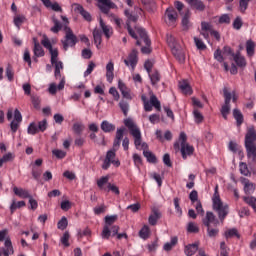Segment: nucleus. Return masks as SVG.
<instances>
[{
    "label": "nucleus",
    "instance_id": "nucleus-1",
    "mask_svg": "<svg viewBox=\"0 0 256 256\" xmlns=\"http://www.w3.org/2000/svg\"><path fill=\"white\" fill-rule=\"evenodd\" d=\"M124 15L127 18L126 29L128 35L136 40L137 47H141V41H143L145 46L141 48V53H143V55H151L153 48L151 47V38H149L147 30L141 26H134V29L131 27V23H137V21H139V15L133 14L130 9H125Z\"/></svg>",
    "mask_w": 256,
    "mask_h": 256
},
{
    "label": "nucleus",
    "instance_id": "nucleus-2",
    "mask_svg": "<svg viewBox=\"0 0 256 256\" xmlns=\"http://www.w3.org/2000/svg\"><path fill=\"white\" fill-rule=\"evenodd\" d=\"M123 135H125V127L118 128L116 131V136L114 138V142H113V149L109 150L106 153V157L102 164V169L104 171H107V169H109V167H111V163L115 167L121 166V161H119V159L115 160V157H117V154H116L117 149H119V147H121V141L123 140Z\"/></svg>",
    "mask_w": 256,
    "mask_h": 256
},
{
    "label": "nucleus",
    "instance_id": "nucleus-3",
    "mask_svg": "<svg viewBox=\"0 0 256 256\" xmlns=\"http://www.w3.org/2000/svg\"><path fill=\"white\" fill-rule=\"evenodd\" d=\"M256 130L255 126H250L247 129L246 135H245V141L244 145L246 147V153L248 159H252L253 163H256Z\"/></svg>",
    "mask_w": 256,
    "mask_h": 256
},
{
    "label": "nucleus",
    "instance_id": "nucleus-4",
    "mask_svg": "<svg viewBox=\"0 0 256 256\" xmlns=\"http://www.w3.org/2000/svg\"><path fill=\"white\" fill-rule=\"evenodd\" d=\"M212 201L213 209L218 213V218L221 221V223H223L225 221V217L229 215V205H223V201H221V196L219 195V186L215 187V192Z\"/></svg>",
    "mask_w": 256,
    "mask_h": 256
},
{
    "label": "nucleus",
    "instance_id": "nucleus-5",
    "mask_svg": "<svg viewBox=\"0 0 256 256\" xmlns=\"http://www.w3.org/2000/svg\"><path fill=\"white\" fill-rule=\"evenodd\" d=\"M223 96H224V105L221 107L220 112L223 119L227 121V115L231 113V99L233 103H237V100L239 99V97L237 96L235 91H233L232 93L229 92L227 87L223 88Z\"/></svg>",
    "mask_w": 256,
    "mask_h": 256
},
{
    "label": "nucleus",
    "instance_id": "nucleus-6",
    "mask_svg": "<svg viewBox=\"0 0 256 256\" xmlns=\"http://www.w3.org/2000/svg\"><path fill=\"white\" fill-rule=\"evenodd\" d=\"M202 223L204 227H207L208 237H217L219 235V228H211V223L214 227L219 225V220L213 212L207 211L206 216L202 219Z\"/></svg>",
    "mask_w": 256,
    "mask_h": 256
},
{
    "label": "nucleus",
    "instance_id": "nucleus-7",
    "mask_svg": "<svg viewBox=\"0 0 256 256\" xmlns=\"http://www.w3.org/2000/svg\"><path fill=\"white\" fill-rule=\"evenodd\" d=\"M65 37L64 40H61L64 51H67L69 47H75L77 43H79V39H77V35L73 33V30L69 26H64Z\"/></svg>",
    "mask_w": 256,
    "mask_h": 256
},
{
    "label": "nucleus",
    "instance_id": "nucleus-8",
    "mask_svg": "<svg viewBox=\"0 0 256 256\" xmlns=\"http://www.w3.org/2000/svg\"><path fill=\"white\" fill-rule=\"evenodd\" d=\"M177 17L179 15L177 14V10L173 7H168L164 14V21L169 27H173L175 23L177 22Z\"/></svg>",
    "mask_w": 256,
    "mask_h": 256
},
{
    "label": "nucleus",
    "instance_id": "nucleus-9",
    "mask_svg": "<svg viewBox=\"0 0 256 256\" xmlns=\"http://www.w3.org/2000/svg\"><path fill=\"white\" fill-rule=\"evenodd\" d=\"M137 55H139V51H137V49H132L131 53L128 55V59L124 60V63L127 67H129V65L131 66V68H135V65H137Z\"/></svg>",
    "mask_w": 256,
    "mask_h": 256
},
{
    "label": "nucleus",
    "instance_id": "nucleus-10",
    "mask_svg": "<svg viewBox=\"0 0 256 256\" xmlns=\"http://www.w3.org/2000/svg\"><path fill=\"white\" fill-rule=\"evenodd\" d=\"M98 3H102L104 6H100V10L104 13V15H108L110 9H115V3L111 2V0H97Z\"/></svg>",
    "mask_w": 256,
    "mask_h": 256
},
{
    "label": "nucleus",
    "instance_id": "nucleus-11",
    "mask_svg": "<svg viewBox=\"0 0 256 256\" xmlns=\"http://www.w3.org/2000/svg\"><path fill=\"white\" fill-rule=\"evenodd\" d=\"M75 11L80 13V15L85 19V21H88V23H91L93 21V18L91 17V13L87 12L85 8H83V5L81 4H75Z\"/></svg>",
    "mask_w": 256,
    "mask_h": 256
},
{
    "label": "nucleus",
    "instance_id": "nucleus-12",
    "mask_svg": "<svg viewBox=\"0 0 256 256\" xmlns=\"http://www.w3.org/2000/svg\"><path fill=\"white\" fill-rule=\"evenodd\" d=\"M161 217H162V214L159 212V209L153 208L148 218L149 225H152V227H155V225H157L158 219H160Z\"/></svg>",
    "mask_w": 256,
    "mask_h": 256
},
{
    "label": "nucleus",
    "instance_id": "nucleus-13",
    "mask_svg": "<svg viewBox=\"0 0 256 256\" xmlns=\"http://www.w3.org/2000/svg\"><path fill=\"white\" fill-rule=\"evenodd\" d=\"M4 245L6 248L1 249L2 255L9 256L15 253V250L13 249V243L11 242V238H6Z\"/></svg>",
    "mask_w": 256,
    "mask_h": 256
},
{
    "label": "nucleus",
    "instance_id": "nucleus-14",
    "mask_svg": "<svg viewBox=\"0 0 256 256\" xmlns=\"http://www.w3.org/2000/svg\"><path fill=\"white\" fill-rule=\"evenodd\" d=\"M179 89L184 93V95H193V88H191L188 80L180 81Z\"/></svg>",
    "mask_w": 256,
    "mask_h": 256
},
{
    "label": "nucleus",
    "instance_id": "nucleus-15",
    "mask_svg": "<svg viewBox=\"0 0 256 256\" xmlns=\"http://www.w3.org/2000/svg\"><path fill=\"white\" fill-rule=\"evenodd\" d=\"M34 48L33 53L36 55V57H45V50L43 49V46L39 43V40L37 38H33Z\"/></svg>",
    "mask_w": 256,
    "mask_h": 256
},
{
    "label": "nucleus",
    "instance_id": "nucleus-16",
    "mask_svg": "<svg viewBox=\"0 0 256 256\" xmlns=\"http://www.w3.org/2000/svg\"><path fill=\"white\" fill-rule=\"evenodd\" d=\"M186 3L191 7V9H196V11H205V4L201 0H185Z\"/></svg>",
    "mask_w": 256,
    "mask_h": 256
},
{
    "label": "nucleus",
    "instance_id": "nucleus-17",
    "mask_svg": "<svg viewBox=\"0 0 256 256\" xmlns=\"http://www.w3.org/2000/svg\"><path fill=\"white\" fill-rule=\"evenodd\" d=\"M199 251V242H195L193 244H188L184 248L185 255L193 256Z\"/></svg>",
    "mask_w": 256,
    "mask_h": 256
},
{
    "label": "nucleus",
    "instance_id": "nucleus-18",
    "mask_svg": "<svg viewBox=\"0 0 256 256\" xmlns=\"http://www.w3.org/2000/svg\"><path fill=\"white\" fill-rule=\"evenodd\" d=\"M189 19H191V10L186 9L181 22L183 31H189V25H190Z\"/></svg>",
    "mask_w": 256,
    "mask_h": 256
},
{
    "label": "nucleus",
    "instance_id": "nucleus-19",
    "mask_svg": "<svg viewBox=\"0 0 256 256\" xmlns=\"http://www.w3.org/2000/svg\"><path fill=\"white\" fill-rule=\"evenodd\" d=\"M14 195H17V197H20L21 199H29L31 197V194H29V191L23 188H18L15 186L13 188Z\"/></svg>",
    "mask_w": 256,
    "mask_h": 256
},
{
    "label": "nucleus",
    "instance_id": "nucleus-20",
    "mask_svg": "<svg viewBox=\"0 0 256 256\" xmlns=\"http://www.w3.org/2000/svg\"><path fill=\"white\" fill-rule=\"evenodd\" d=\"M244 193L246 195H252V193H255V184L246 178H244Z\"/></svg>",
    "mask_w": 256,
    "mask_h": 256
},
{
    "label": "nucleus",
    "instance_id": "nucleus-21",
    "mask_svg": "<svg viewBox=\"0 0 256 256\" xmlns=\"http://www.w3.org/2000/svg\"><path fill=\"white\" fill-rule=\"evenodd\" d=\"M141 3L144 5V9H146V11H149V13H153V11L157 9V4L155 3V0H141Z\"/></svg>",
    "mask_w": 256,
    "mask_h": 256
},
{
    "label": "nucleus",
    "instance_id": "nucleus-22",
    "mask_svg": "<svg viewBox=\"0 0 256 256\" xmlns=\"http://www.w3.org/2000/svg\"><path fill=\"white\" fill-rule=\"evenodd\" d=\"M232 113L234 119L236 120L237 127H241V125H243V121H245V119L243 118V113H241V110L237 108H235Z\"/></svg>",
    "mask_w": 256,
    "mask_h": 256
},
{
    "label": "nucleus",
    "instance_id": "nucleus-23",
    "mask_svg": "<svg viewBox=\"0 0 256 256\" xmlns=\"http://www.w3.org/2000/svg\"><path fill=\"white\" fill-rule=\"evenodd\" d=\"M233 59L238 67H247V60H245V57L241 56V52L238 51Z\"/></svg>",
    "mask_w": 256,
    "mask_h": 256
},
{
    "label": "nucleus",
    "instance_id": "nucleus-24",
    "mask_svg": "<svg viewBox=\"0 0 256 256\" xmlns=\"http://www.w3.org/2000/svg\"><path fill=\"white\" fill-rule=\"evenodd\" d=\"M172 55H174V57L177 59V61H179V63H185V54L183 53V51H181L180 49L176 48H172Z\"/></svg>",
    "mask_w": 256,
    "mask_h": 256
},
{
    "label": "nucleus",
    "instance_id": "nucleus-25",
    "mask_svg": "<svg viewBox=\"0 0 256 256\" xmlns=\"http://www.w3.org/2000/svg\"><path fill=\"white\" fill-rule=\"evenodd\" d=\"M100 27L106 37V39H111V35H113V31H111V28L105 24L103 21V18H100Z\"/></svg>",
    "mask_w": 256,
    "mask_h": 256
},
{
    "label": "nucleus",
    "instance_id": "nucleus-26",
    "mask_svg": "<svg viewBox=\"0 0 256 256\" xmlns=\"http://www.w3.org/2000/svg\"><path fill=\"white\" fill-rule=\"evenodd\" d=\"M101 129L104 133H113V131H115V125L109 123L107 120H104L101 123Z\"/></svg>",
    "mask_w": 256,
    "mask_h": 256
},
{
    "label": "nucleus",
    "instance_id": "nucleus-27",
    "mask_svg": "<svg viewBox=\"0 0 256 256\" xmlns=\"http://www.w3.org/2000/svg\"><path fill=\"white\" fill-rule=\"evenodd\" d=\"M246 53L248 57H253V55H255V42H253V40H248L246 42Z\"/></svg>",
    "mask_w": 256,
    "mask_h": 256
},
{
    "label": "nucleus",
    "instance_id": "nucleus-28",
    "mask_svg": "<svg viewBox=\"0 0 256 256\" xmlns=\"http://www.w3.org/2000/svg\"><path fill=\"white\" fill-rule=\"evenodd\" d=\"M93 39L96 47L99 49V45L102 43V35H101V30L95 28L93 30Z\"/></svg>",
    "mask_w": 256,
    "mask_h": 256
},
{
    "label": "nucleus",
    "instance_id": "nucleus-29",
    "mask_svg": "<svg viewBox=\"0 0 256 256\" xmlns=\"http://www.w3.org/2000/svg\"><path fill=\"white\" fill-rule=\"evenodd\" d=\"M179 242V238L177 236H174L171 238V242H167L164 244L163 249L164 251H171L175 245Z\"/></svg>",
    "mask_w": 256,
    "mask_h": 256
},
{
    "label": "nucleus",
    "instance_id": "nucleus-30",
    "mask_svg": "<svg viewBox=\"0 0 256 256\" xmlns=\"http://www.w3.org/2000/svg\"><path fill=\"white\" fill-rule=\"evenodd\" d=\"M134 137V145L136 148L141 147V130H133L132 134Z\"/></svg>",
    "mask_w": 256,
    "mask_h": 256
},
{
    "label": "nucleus",
    "instance_id": "nucleus-31",
    "mask_svg": "<svg viewBox=\"0 0 256 256\" xmlns=\"http://www.w3.org/2000/svg\"><path fill=\"white\" fill-rule=\"evenodd\" d=\"M72 130L74 135L81 136L83 134V131H85V125L81 123H74L72 126Z\"/></svg>",
    "mask_w": 256,
    "mask_h": 256
},
{
    "label": "nucleus",
    "instance_id": "nucleus-32",
    "mask_svg": "<svg viewBox=\"0 0 256 256\" xmlns=\"http://www.w3.org/2000/svg\"><path fill=\"white\" fill-rule=\"evenodd\" d=\"M179 139L181 141V155L185 157V145H187V134H185V132H181Z\"/></svg>",
    "mask_w": 256,
    "mask_h": 256
},
{
    "label": "nucleus",
    "instance_id": "nucleus-33",
    "mask_svg": "<svg viewBox=\"0 0 256 256\" xmlns=\"http://www.w3.org/2000/svg\"><path fill=\"white\" fill-rule=\"evenodd\" d=\"M243 201H244V203H247V205L252 207V209H254V211L256 213V198L255 197H253V196H244Z\"/></svg>",
    "mask_w": 256,
    "mask_h": 256
},
{
    "label": "nucleus",
    "instance_id": "nucleus-34",
    "mask_svg": "<svg viewBox=\"0 0 256 256\" xmlns=\"http://www.w3.org/2000/svg\"><path fill=\"white\" fill-rule=\"evenodd\" d=\"M151 84L157 85L159 81H161V74L159 73V70H155L152 74L149 75Z\"/></svg>",
    "mask_w": 256,
    "mask_h": 256
},
{
    "label": "nucleus",
    "instance_id": "nucleus-35",
    "mask_svg": "<svg viewBox=\"0 0 256 256\" xmlns=\"http://www.w3.org/2000/svg\"><path fill=\"white\" fill-rule=\"evenodd\" d=\"M226 239H231V237H237V239H241V234H239V231L236 228H232L225 232Z\"/></svg>",
    "mask_w": 256,
    "mask_h": 256
},
{
    "label": "nucleus",
    "instance_id": "nucleus-36",
    "mask_svg": "<svg viewBox=\"0 0 256 256\" xmlns=\"http://www.w3.org/2000/svg\"><path fill=\"white\" fill-rule=\"evenodd\" d=\"M143 155L146 157L148 163H157V156L153 152L144 150Z\"/></svg>",
    "mask_w": 256,
    "mask_h": 256
},
{
    "label": "nucleus",
    "instance_id": "nucleus-37",
    "mask_svg": "<svg viewBox=\"0 0 256 256\" xmlns=\"http://www.w3.org/2000/svg\"><path fill=\"white\" fill-rule=\"evenodd\" d=\"M239 167L241 175H244L245 177H250L251 171H249V166H247V163L240 162Z\"/></svg>",
    "mask_w": 256,
    "mask_h": 256
},
{
    "label": "nucleus",
    "instance_id": "nucleus-38",
    "mask_svg": "<svg viewBox=\"0 0 256 256\" xmlns=\"http://www.w3.org/2000/svg\"><path fill=\"white\" fill-rule=\"evenodd\" d=\"M54 65H55L54 76L56 79H61V69H63V62L61 61L54 62Z\"/></svg>",
    "mask_w": 256,
    "mask_h": 256
},
{
    "label": "nucleus",
    "instance_id": "nucleus-39",
    "mask_svg": "<svg viewBox=\"0 0 256 256\" xmlns=\"http://www.w3.org/2000/svg\"><path fill=\"white\" fill-rule=\"evenodd\" d=\"M194 43L198 51H205V49H207V45H205V42H203V40H201V38H198L197 36L194 37Z\"/></svg>",
    "mask_w": 256,
    "mask_h": 256
},
{
    "label": "nucleus",
    "instance_id": "nucleus-40",
    "mask_svg": "<svg viewBox=\"0 0 256 256\" xmlns=\"http://www.w3.org/2000/svg\"><path fill=\"white\" fill-rule=\"evenodd\" d=\"M124 125L129 129L130 134H132L133 131H139V128H137V126H135V124L133 123V120L129 118L124 120Z\"/></svg>",
    "mask_w": 256,
    "mask_h": 256
},
{
    "label": "nucleus",
    "instance_id": "nucleus-41",
    "mask_svg": "<svg viewBox=\"0 0 256 256\" xmlns=\"http://www.w3.org/2000/svg\"><path fill=\"white\" fill-rule=\"evenodd\" d=\"M150 104L152 107H155V109H157L158 111H161V102L159 101V99H157V96H155L154 94L150 96Z\"/></svg>",
    "mask_w": 256,
    "mask_h": 256
},
{
    "label": "nucleus",
    "instance_id": "nucleus-42",
    "mask_svg": "<svg viewBox=\"0 0 256 256\" xmlns=\"http://www.w3.org/2000/svg\"><path fill=\"white\" fill-rule=\"evenodd\" d=\"M150 233H151V230L149 229V226L144 225L139 231V236L141 237V239H149Z\"/></svg>",
    "mask_w": 256,
    "mask_h": 256
},
{
    "label": "nucleus",
    "instance_id": "nucleus-43",
    "mask_svg": "<svg viewBox=\"0 0 256 256\" xmlns=\"http://www.w3.org/2000/svg\"><path fill=\"white\" fill-rule=\"evenodd\" d=\"M52 21L54 23V26L50 29V31H52V33H59L61 29H63V24H61V22H59L57 18H53Z\"/></svg>",
    "mask_w": 256,
    "mask_h": 256
},
{
    "label": "nucleus",
    "instance_id": "nucleus-44",
    "mask_svg": "<svg viewBox=\"0 0 256 256\" xmlns=\"http://www.w3.org/2000/svg\"><path fill=\"white\" fill-rule=\"evenodd\" d=\"M184 153L185 156L182 154V158L187 159V155L191 156L193 153H195V148L189 144H184Z\"/></svg>",
    "mask_w": 256,
    "mask_h": 256
},
{
    "label": "nucleus",
    "instance_id": "nucleus-45",
    "mask_svg": "<svg viewBox=\"0 0 256 256\" xmlns=\"http://www.w3.org/2000/svg\"><path fill=\"white\" fill-rule=\"evenodd\" d=\"M49 53L51 55V64L55 65V63H58L57 58L59 57V50L57 48H51Z\"/></svg>",
    "mask_w": 256,
    "mask_h": 256
},
{
    "label": "nucleus",
    "instance_id": "nucleus-46",
    "mask_svg": "<svg viewBox=\"0 0 256 256\" xmlns=\"http://www.w3.org/2000/svg\"><path fill=\"white\" fill-rule=\"evenodd\" d=\"M69 225V221L67 220V217L63 216L60 221H58L57 228L61 231H65L67 229V226Z\"/></svg>",
    "mask_w": 256,
    "mask_h": 256
},
{
    "label": "nucleus",
    "instance_id": "nucleus-47",
    "mask_svg": "<svg viewBox=\"0 0 256 256\" xmlns=\"http://www.w3.org/2000/svg\"><path fill=\"white\" fill-rule=\"evenodd\" d=\"M77 237L78 239H83V237H91V229L86 227L84 231L78 230Z\"/></svg>",
    "mask_w": 256,
    "mask_h": 256
},
{
    "label": "nucleus",
    "instance_id": "nucleus-48",
    "mask_svg": "<svg viewBox=\"0 0 256 256\" xmlns=\"http://www.w3.org/2000/svg\"><path fill=\"white\" fill-rule=\"evenodd\" d=\"M159 247V240L156 239L153 242H151L150 244L147 245V249L149 251V253H155V251H157V248Z\"/></svg>",
    "mask_w": 256,
    "mask_h": 256
},
{
    "label": "nucleus",
    "instance_id": "nucleus-49",
    "mask_svg": "<svg viewBox=\"0 0 256 256\" xmlns=\"http://www.w3.org/2000/svg\"><path fill=\"white\" fill-rule=\"evenodd\" d=\"M193 115L196 123H203L205 117H203V114H201V112H199L197 109H194Z\"/></svg>",
    "mask_w": 256,
    "mask_h": 256
},
{
    "label": "nucleus",
    "instance_id": "nucleus-50",
    "mask_svg": "<svg viewBox=\"0 0 256 256\" xmlns=\"http://www.w3.org/2000/svg\"><path fill=\"white\" fill-rule=\"evenodd\" d=\"M52 155H55L57 159H65V157H67V152L56 149L52 151Z\"/></svg>",
    "mask_w": 256,
    "mask_h": 256
},
{
    "label": "nucleus",
    "instance_id": "nucleus-51",
    "mask_svg": "<svg viewBox=\"0 0 256 256\" xmlns=\"http://www.w3.org/2000/svg\"><path fill=\"white\" fill-rule=\"evenodd\" d=\"M71 235L69 234V231L64 232L62 238H61V243L63 244L64 247H69V238Z\"/></svg>",
    "mask_w": 256,
    "mask_h": 256
},
{
    "label": "nucleus",
    "instance_id": "nucleus-52",
    "mask_svg": "<svg viewBox=\"0 0 256 256\" xmlns=\"http://www.w3.org/2000/svg\"><path fill=\"white\" fill-rule=\"evenodd\" d=\"M119 107H120L121 111L123 112L124 116L127 117V113H129V103H127L125 101H121L119 103Z\"/></svg>",
    "mask_w": 256,
    "mask_h": 256
},
{
    "label": "nucleus",
    "instance_id": "nucleus-53",
    "mask_svg": "<svg viewBox=\"0 0 256 256\" xmlns=\"http://www.w3.org/2000/svg\"><path fill=\"white\" fill-rule=\"evenodd\" d=\"M214 58L219 63H223V61H225V58L223 57V52L219 48L214 52Z\"/></svg>",
    "mask_w": 256,
    "mask_h": 256
},
{
    "label": "nucleus",
    "instance_id": "nucleus-54",
    "mask_svg": "<svg viewBox=\"0 0 256 256\" xmlns=\"http://www.w3.org/2000/svg\"><path fill=\"white\" fill-rule=\"evenodd\" d=\"M115 221H117V215L105 217V223H106L105 225H107V227H111V225H113V223H115Z\"/></svg>",
    "mask_w": 256,
    "mask_h": 256
},
{
    "label": "nucleus",
    "instance_id": "nucleus-55",
    "mask_svg": "<svg viewBox=\"0 0 256 256\" xmlns=\"http://www.w3.org/2000/svg\"><path fill=\"white\" fill-rule=\"evenodd\" d=\"M25 16H16L14 17V25L18 28L21 27V25H23V23H25Z\"/></svg>",
    "mask_w": 256,
    "mask_h": 256
},
{
    "label": "nucleus",
    "instance_id": "nucleus-56",
    "mask_svg": "<svg viewBox=\"0 0 256 256\" xmlns=\"http://www.w3.org/2000/svg\"><path fill=\"white\" fill-rule=\"evenodd\" d=\"M167 43L171 49H175L177 46V41L172 35L167 34Z\"/></svg>",
    "mask_w": 256,
    "mask_h": 256
},
{
    "label": "nucleus",
    "instance_id": "nucleus-57",
    "mask_svg": "<svg viewBox=\"0 0 256 256\" xmlns=\"http://www.w3.org/2000/svg\"><path fill=\"white\" fill-rule=\"evenodd\" d=\"M41 45H43L45 49H48V51L53 49V45L51 44V41H49V38H47L46 35H44V39L41 41Z\"/></svg>",
    "mask_w": 256,
    "mask_h": 256
},
{
    "label": "nucleus",
    "instance_id": "nucleus-58",
    "mask_svg": "<svg viewBox=\"0 0 256 256\" xmlns=\"http://www.w3.org/2000/svg\"><path fill=\"white\" fill-rule=\"evenodd\" d=\"M189 199L192 203H195L197 201H201L199 200V193L197 192V190H192L189 194Z\"/></svg>",
    "mask_w": 256,
    "mask_h": 256
},
{
    "label": "nucleus",
    "instance_id": "nucleus-59",
    "mask_svg": "<svg viewBox=\"0 0 256 256\" xmlns=\"http://www.w3.org/2000/svg\"><path fill=\"white\" fill-rule=\"evenodd\" d=\"M201 31H209L211 33V31L213 30V25H211V23L209 22H201Z\"/></svg>",
    "mask_w": 256,
    "mask_h": 256
},
{
    "label": "nucleus",
    "instance_id": "nucleus-60",
    "mask_svg": "<svg viewBox=\"0 0 256 256\" xmlns=\"http://www.w3.org/2000/svg\"><path fill=\"white\" fill-rule=\"evenodd\" d=\"M233 27L234 29H237V31H239V29H241L243 27V20L237 16L233 22Z\"/></svg>",
    "mask_w": 256,
    "mask_h": 256
},
{
    "label": "nucleus",
    "instance_id": "nucleus-61",
    "mask_svg": "<svg viewBox=\"0 0 256 256\" xmlns=\"http://www.w3.org/2000/svg\"><path fill=\"white\" fill-rule=\"evenodd\" d=\"M188 233H199V226L195 225L193 222H190L187 227Z\"/></svg>",
    "mask_w": 256,
    "mask_h": 256
},
{
    "label": "nucleus",
    "instance_id": "nucleus-62",
    "mask_svg": "<svg viewBox=\"0 0 256 256\" xmlns=\"http://www.w3.org/2000/svg\"><path fill=\"white\" fill-rule=\"evenodd\" d=\"M106 183H109V176H103L97 181L99 189H103V185H106Z\"/></svg>",
    "mask_w": 256,
    "mask_h": 256
},
{
    "label": "nucleus",
    "instance_id": "nucleus-63",
    "mask_svg": "<svg viewBox=\"0 0 256 256\" xmlns=\"http://www.w3.org/2000/svg\"><path fill=\"white\" fill-rule=\"evenodd\" d=\"M109 237H111V230L109 229V226L105 225L102 230V238L109 239Z\"/></svg>",
    "mask_w": 256,
    "mask_h": 256
},
{
    "label": "nucleus",
    "instance_id": "nucleus-64",
    "mask_svg": "<svg viewBox=\"0 0 256 256\" xmlns=\"http://www.w3.org/2000/svg\"><path fill=\"white\" fill-rule=\"evenodd\" d=\"M220 256H229V252L227 251V245L225 242L220 243Z\"/></svg>",
    "mask_w": 256,
    "mask_h": 256
}]
</instances>
